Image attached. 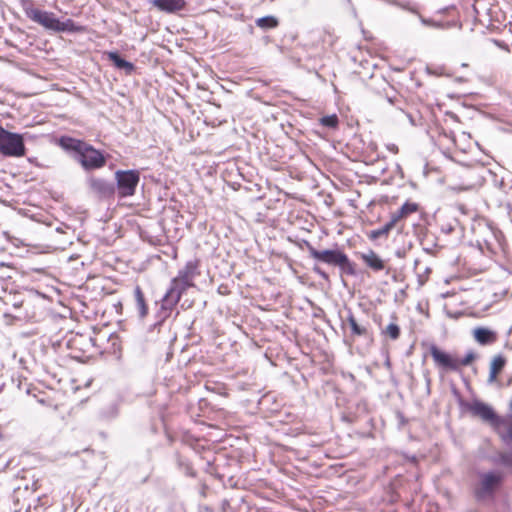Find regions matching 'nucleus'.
Returning a JSON list of instances; mask_svg holds the SVG:
<instances>
[{
    "label": "nucleus",
    "mask_w": 512,
    "mask_h": 512,
    "mask_svg": "<svg viewBox=\"0 0 512 512\" xmlns=\"http://www.w3.org/2000/svg\"><path fill=\"white\" fill-rule=\"evenodd\" d=\"M60 146L77 153V160L85 170L102 168L106 164L104 155L90 144L72 137H61Z\"/></svg>",
    "instance_id": "obj_1"
},
{
    "label": "nucleus",
    "mask_w": 512,
    "mask_h": 512,
    "mask_svg": "<svg viewBox=\"0 0 512 512\" xmlns=\"http://www.w3.org/2000/svg\"><path fill=\"white\" fill-rule=\"evenodd\" d=\"M26 15L32 21L42 25L43 27L53 30L55 32H65V31H76L78 30L75 26L74 21L68 19L64 22L58 20L53 13L42 11L37 8H30L26 10Z\"/></svg>",
    "instance_id": "obj_2"
},
{
    "label": "nucleus",
    "mask_w": 512,
    "mask_h": 512,
    "mask_svg": "<svg viewBox=\"0 0 512 512\" xmlns=\"http://www.w3.org/2000/svg\"><path fill=\"white\" fill-rule=\"evenodd\" d=\"M460 406L473 417H478L494 428L506 424V420L498 416L490 405L480 400H473L471 402L461 401Z\"/></svg>",
    "instance_id": "obj_3"
},
{
    "label": "nucleus",
    "mask_w": 512,
    "mask_h": 512,
    "mask_svg": "<svg viewBox=\"0 0 512 512\" xmlns=\"http://www.w3.org/2000/svg\"><path fill=\"white\" fill-rule=\"evenodd\" d=\"M25 152L23 137L0 126V153L8 157H22Z\"/></svg>",
    "instance_id": "obj_4"
},
{
    "label": "nucleus",
    "mask_w": 512,
    "mask_h": 512,
    "mask_svg": "<svg viewBox=\"0 0 512 512\" xmlns=\"http://www.w3.org/2000/svg\"><path fill=\"white\" fill-rule=\"evenodd\" d=\"M118 195L122 198L135 194L140 181V173L136 170H118L115 173Z\"/></svg>",
    "instance_id": "obj_5"
},
{
    "label": "nucleus",
    "mask_w": 512,
    "mask_h": 512,
    "mask_svg": "<svg viewBox=\"0 0 512 512\" xmlns=\"http://www.w3.org/2000/svg\"><path fill=\"white\" fill-rule=\"evenodd\" d=\"M194 283L186 282L176 276L171 280L170 287L162 299V306L166 309H172L181 299L182 294Z\"/></svg>",
    "instance_id": "obj_6"
},
{
    "label": "nucleus",
    "mask_w": 512,
    "mask_h": 512,
    "mask_svg": "<svg viewBox=\"0 0 512 512\" xmlns=\"http://www.w3.org/2000/svg\"><path fill=\"white\" fill-rule=\"evenodd\" d=\"M307 249L313 259L328 265L339 266V264L347 263V255L338 249L319 251L309 243H307Z\"/></svg>",
    "instance_id": "obj_7"
},
{
    "label": "nucleus",
    "mask_w": 512,
    "mask_h": 512,
    "mask_svg": "<svg viewBox=\"0 0 512 512\" xmlns=\"http://www.w3.org/2000/svg\"><path fill=\"white\" fill-rule=\"evenodd\" d=\"M503 477V473L499 471H491L481 474L479 487L476 491L478 498H484L488 495H492L496 487H498L502 482Z\"/></svg>",
    "instance_id": "obj_8"
},
{
    "label": "nucleus",
    "mask_w": 512,
    "mask_h": 512,
    "mask_svg": "<svg viewBox=\"0 0 512 512\" xmlns=\"http://www.w3.org/2000/svg\"><path fill=\"white\" fill-rule=\"evenodd\" d=\"M430 354L439 368L458 371L457 357L440 350L437 346L432 345L430 348Z\"/></svg>",
    "instance_id": "obj_9"
},
{
    "label": "nucleus",
    "mask_w": 512,
    "mask_h": 512,
    "mask_svg": "<svg viewBox=\"0 0 512 512\" xmlns=\"http://www.w3.org/2000/svg\"><path fill=\"white\" fill-rule=\"evenodd\" d=\"M89 187L95 195L101 198H109L115 192L113 183L101 178H90Z\"/></svg>",
    "instance_id": "obj_10"
},
{
    "label": "nucleus",
    "mask_w": 512,
    "mask_h": 512,
    "mask_svg": "<svg viewBox=\"0 0 512 512\" xmlns=\"http://www.w3.org/2000/svg\"><path fill=\"white\" fill-rule=\"evenodd\" d=\"M473 337L480 345H491L497 341V333L486 327H476L473 329Z\"/></svg>",
    "instance_id": "obj_11"
},
{
    "label": "nucleus",
    "mask_w": 512,
    "mask_h": 512,
    "mask_svg": "<svg viewBox=\"0 0 512 512\" xmlns=\"http://www.w3.org/2000/svg\"><path fill=\"white\" fill-rule=\"evenodd\" d=\"M152 4L154 7L158 8L160 11H164L166 13H175L181 11L186 6L185 0H152Z\"/></svg>",
    "instance_id": "obj_12"
},
{
    "label": "nucleus",
    "mask_w": 512,
    "mask_h": 512,
    "mask_svg": "<svg viewBox=\"0 0 512 512\" xmlns=\"http://www.w3.org/2000/svg\"><path fill=\"white\" fill-rule=\"evenodd\" d=\"M198 260H190L178 271L177 276L189 283H194L195 277L199 274Z\"/></svg>",
    "instance_id": "obj_13"
},
{
    "label": "nucleus",
    "mask_w": 512,
    "mask_h": 512,
    "mask_svg": "<svg viewBox=\"0 0 512 512\" xmlns=\"http://www.w3.org/2000/svg\"><path fill=\"white\" fill-rule=\"evenodd\" d=\"M361 259L364 263L374 271L383 270L385 267L384 261L373 251L369 250L361 254Z\"/></svg>",
    "instance_id": "obj_14"
},
{
    "label": "nucleus",
    "mask_w": 512,
    "mask_h": 512,
    "mask_svg": "<svg viewBox=\"0 0 512 512\" xmlns=\"http://www.w3.org/2000/svg\"><path fill=\"white\" fill-rule=\"evenodd\" d=\"M135 308L140 318H144L148 314V307L144 298V294L139 286L134 289Z\"/></svg>",
    "instance_id": "obj_15"
},
{
    "label": "nucleus",
    "mask_w": 512,
    "mask_h": 512,
    "mask_svg": "<svg viewBox=\"0 0 512 512\" xmlns=\"http://www.w3.org/2000/svg\"><path fill=\"white\" fill-rule=\"evenodd\" d=\"M108 59L114 63V65L125 70L127 73H131L134 70V65L131 62L121 58L117 52H108Z\"/></svg>",
    "instance_id": "obj_16"
},
{
    "label": "nucleus",
    "mask_w": 512,
    "mask_h": 512,
    "mask_svg": "<svg viewBox=\"0 0 512 512\" xmlns=\"http://www.w3.org/2000/svg\"><path fill=\"white\" fill-rule=\"evenodd\" d=\"M347 323L350 326L351 333L354 336H367L368 329L365 325L359 324L352 313L347 316Z\"/></svg>",
    "instance_id": "obj_17"
},
{
    "label": "nucleus",
    "mask_w": 512,
    "mask_h": 512,
    "mask_svg": "<svg viewBox=\"0 0 512 512\" xmlns=\"http://www.w3.org/2000/svg\"><path fill=\"white\" fill-rule=\"evenodd\" d=\"M418 210V205L412 202L404 203L401 208L394 214H392V218L397 223L400 219L407 217L408 215L416 212Z\"/></svg>",
    "instance_id": "obj_18"
},
{
    "label": "nucleus",
    "mask_w": 512,
    "mask_h": 512,
    "mask_svg": "<svg viewBox=\"0 0 512 512\" xmlns=\"http://www.w3.org/2000/svg\"><path fill=\"white\" fill-rule=\"evenodd\" d=\"M255 23L259 28H261L263 30H268V29L276 28L279 24V21L276 17H274L272 15H268V16H264V17L256 19Z\"/></svg>",
    "instance_id": "obj_19"
},
{
    "label": "nucleus",
    "mask_w": 512,
    "mask_h": 512,
    "mask_svg": "<svg viewBox=\"0 0 512 512\" xmlns=\"http://www.w3.org/2000/svg\"><path fill=\"white\" fill-rule=\"evenodd\" d=\"M492 462L497 465L512 468V452H501L492 459Z\"/></svg>",
    "instance_id": "obj_20"
},
{
    "label": "nucleus",
    "mask_w": 512,
    "mask_h": 512,
    "mask_svg": "<svg viewBox=\"0 0 512 512\" xmlns=\"http://www.w3.org/2000/svg\"><path fill=\"white\" fill-rule=\"evenodd\" d=\"M395 224H396L395 220L391 217L390 221L387 222L383 227L372 231L371 237L376 239L383 235H387L389 233V231L395 226Z\"/></svg>",
    "instance_id": "obj_21"
},
{
    "label": "nucleus",
    "mask_w": 512,
    "mask_h": 512,
    "mask_svg": "<svg viewBox=\"0 0 512 512\" xmlns=\"http://www.w3.org/2000/svg\"><path fill=\"white\" fill-rule=\"evenodd\" d=\"M384 334L389 336L392 340H396L400 336V328L395 323H390L385 330L383 331Z\"/></svg>",
    "instance_id": "obj_22"
},
{
    "label": "nucleus",
    "mask_w": 512,
    "mask_h": 512,
    "mask_svg": "<svg viewBox=\"0 0 512 512\" xmlns=\"http://www.w3.org/2000/svg\"><path fill=\"white\" fill-rule=\"evenodd\" d=\"M505 365V359L502 356H496L493 358L490 364V370L493 373H499Z\"/></svg>",
    "instance_id": "obj_23"
},
{
    "label": "nucleus",
    "mask_w": 512,
    "mask_h": 512,
    "mask_svg": "<svg viewBox=\"0 0 512 512\" xmlns=\"http://www.w3.org/2000/svg\"><path fill=\"white\" fill-rule=\"evenodd\" d=\"M475 353L473 351H469L465 357L463 359H459L457 358V362H458V371L460 370V368L462 366H468L470 365L474 359H475Z\"/></svg>",
    "instance_id": "obj_24"
},
{
    "label": "nucleus",
    "mask_w": 512,
    "mask_h": 512,
    "mask_svg": "<svg viewBox=\"0 0 512 512\" xmlns=\"http://www.w3.org/2000/svg\"><path fill=\"white\" fill-rule=\"evenodd\" d=\"M321 123L326 127L335 128L338 124V118L336 115L325 116L321 119Z\"/></svg>",
    "instance_id": "obj_25"
},
{
    "label": "nucleus",
    "mask_w": 512,
    "mask_h": 512,
    "mask_svg": "<svg viewBox=\"0 0 512 512\" xmlns=\"http://www.w3.org/2000/svg\"><path fill=\"white\" fill-rule=\"evenodd\" d=\"M339 267L346 273L353 275L354 274V266L350 262L349 258L347 257V263L339 264Z\"/></svg>",
    "instance_id": "obj_26"
},
{
    "label": "nucleus",
    "mask_w": 512,
    "mask_h": 512,
    "mask_svg": "<svg viewBox=\"0 0 512 512\" xmlns=\"http://www.w3.org/2000/svg\"><path fill=\"white\" fill-rule=\"evenodd\" d=\"M505 441H510L512 443V421L508 423L507 433L502 436Z\"/></svg>",
    "instance_id": "obj_27"
},
{
    "label": "nucleus",
    "mask_w": 512,
    "mask_h": 512,
    "mask_svg": "<svg viewBox=\"0 0 512 512\" xmlns=\"http://www.w3.org/2000/svg\"><path fill=\"white\" fill-rule=\"evenodd\" d=\"M314 272H316L318 275H320L323 279L327 280L328 279V275L326 272H324L321 268L315 266L313 268Z\"/></svg>",
    "instance_id": "obj_28"
},
{
    "label": "nucleus",
    "mask_w": 512,
    "mask_h": 512,
    "mask_svg": "<svg viewBox=\"0 0 512 512\" xmlns=\"http://www.w3.org/2000/svg\"><path fill=\"white\" fill-rule=\"evenodd\" d=\"M388 149H389V151H391L394 154H396L398 152V147L395 144L388 145Z\"/></svg>",
    "instance_id": "obj_29"
},
{
    "label": "nucleus",
    "mask_w": 512,
    "mask_h": 512,
    "mask_svg": "<svg viewBox=\"0 0 512 512\" xmlns=\"http://www.w3.org/2000/svg\"><path fill=\"white\" fill-rule=\"evenodd\" d=\"M498 373H493V371L490 370L489 373V380L494 381Z\"/></svg>",
    "instance_id": "obj_30"
},
{
    "label": "nucleus",
    "mask_w": 512,
    "mask_h": 512,
    "mask_svg": "<svg viewBox=\"0 0 512 512\" xmlns=\"http://www.w3.org/2000/svg\"><path fill=\"white\" fill-rule=\"evenodd\" d=\"M509 215H510V217H512V209L510 210Z\"/></svg>",
    "instance_id": "obj_31"
}]
</instances>
